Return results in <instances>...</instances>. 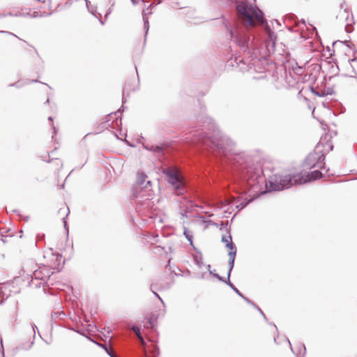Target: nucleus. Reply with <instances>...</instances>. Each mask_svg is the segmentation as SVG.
<instances>
[{
	"label": "nucleus",
	"mask_w": 357,
	"mask_h": 357,
	"mask_svg": "<svg viewBox=\"0 0 357 357\" xmlns=\"http://www.w3.org/2000/svg\"><path fill=\"white\" fill-rule=\"evenodd\" d=\"M351 77H354V81L357 83V77H355L354 75H351Z\"/></svg>",
	"instance_id": "58836bf2"
},
{
	"label": "nucleus",
	"mask_w": 357,
	"mask_h": 357,
	"mask_svg": "<svg viewBox=\"0 0 357 357\" xmlns=\"http://www.w3.org/2000/svg\"><path fill=\"white\" fill-rule=\"evenodd\" d=\"M337 17L344 19L345 22H347L345 24V30L347 33L352 31L353 27L351 24L352 19L349 18V13L346 9L341 11Z\"/></svg>",
	"instance_id": "9b49d317"
},
{
	"label": "nucleus",
	"mask_w": 357,
	"mask_h": 357,
	"mask_svg": "<svg viewBox=\"0 0 357 357\" xmlns=\"http://www.w3.org/2000/svg\"><path fill=\"white\" fill-rule=\"evenodd\" d=\"M183 234L185 235L188 241L190 243V244L192 245V235L190 234V232L186 229H185Z\"/></svg>",
	"instance_id": "bb28decb"
},
{
	"label": "nucleus",
	"mask_w": 357,
	"mask_h": 357,
	"mask_svg": "<svg viewBox=\"0 0 357 357\" xmlns=\"http://www.w3.org/2000/svg\"><path fill=\"white\" fill-rule=\"evenodd\" d=\"M193 258H194L195 264L196 265H197L199 268H201L202 266V264H203L202 257L201 254L199 255H195Z\"/></svg>",
	"instance_id": "b1692460"
},
{
	"label": "nucleus",
	"mask_w": 357,
	"mask_h": 357,
	"mask_svg": "<svg viewBox=\"0 0 357 357\" xmlns=\"http://www.w3.org/2000/svg\"><path fill=\"white\" fill-rule=\"evenodd\" d=\"M246 205H247V204H241V208H244Z\"/></svg>",
	"instance_id": "ea45409f"
},
{
	"label": "nucleus",
	"mask_w": 357,
	"mask_h": 357,
	"mask_svg": "<svg viewBox=\"0 0 357 357\" xmlns=\"http://www.w3.org/2000/svg\"><path fill=\"white\" fill-rule=\"evenodd\" d=\"M0 344H1V348H3L2 339L1 337H0Z\"/></svg>",
	"instance_id": "79ce46f5"
},
{
	"label": "nucleus",
	"mask_w": 357,
	"mask_h": 357,
	"mask_svg": "<svg viewBox=\"0 0 357 357\" xmlns=\"http://www.w3.org/2000/svg\"><path fill=\"white\" fill-rule=\"evenodd\" d=\"M131 328L134 331V333L136 334V335L137 336L139 340L141 341L142 344H144V341L142 335V334L140 333L139 328L138 326H132Z\"/></svg>",
	"instance_id": "5701e85b"
},
{
	"label": "nucleus",
	"mask_w": 357,
	"mask_h": 357,
	"mask_svg": "<svg viewBox=\"0 0 357 357\" xmlns=\"http://www.w3.org/2000/svg\"><path fill=\"white\" fill-rule=\"evenodd\" d=\"M210 268H211V265H209V264H208V265H207V269H208L209 271H211V270H210Z\"/></svg>",
	"instance_id": "49530a36"
},
{
	"label": "nucleus",
	"mask_w": 357,
	"mask_h": 357,
	"mask_svg": "<svg viewBox=\"0 0 357 357\" xmlns=\"http://www.w3.org/2000/svg\"><path fill=\"white\" fill-rule=\"evenodd\" d=\"M255 307L259 310V312L264 317V318L265 319H266V317L265 314H264L263 311L260 308H259L257 306H256Z\"/></svg>",
	"instance_id": "c9c22d12"
},
{
	"label": "nucleus",
	"mask_w": 357,
	"mask_h": 357,
	"mask_svg": "<svg viewBox=\"0 0 357 357\" xmlns=\"http://www.w3.org/2000/svg\"><path fill=\"white\" fill-rule=\"evenodd\" d=\"M0 33H6L8 35H10V36H13L15 37H17L18 38L15 34L11 33V32H9V31H1Z\"/></svg>",
	"instance_id": "2f4dec72"
},
{
	"label": "nucleus",
	"mask_w": 357,
	"mask_h": 357,
	"mask_svg": "<svg viewBox=\"0 0 357 357\" xmlns=\"http://www.w3.org/2000/svg\"><path fill=\"white\" fill-rule=\"evenodd\" d=\"M229 277V273H227V281H225V283L227 284L231 289L240 297H243V294L240 292V291L230 282Z\"/></svg>",
	"instance_id": "aec40b11"
},
{
	"label": "nucleus",
	"mask_w": 357,
	"mask_h": 357,
	"mask_svg": "<svg viewBox=\"0 0 357 357\" xmlns=\"http://www.w3.org/2000/svg\"><path fill=\"white\" fill-rule=\"evenodd\" d=\"M222 242L225 243V246L228 248L229 250H233L235 249V245L231 241V236H223L222 237Z\"/></svg>",
	"instance_id": "f3484780"
},
{
	"label": "nucleus",
	"mask_w": 357,
	"mask_h": 357,
	"mask_svg": "<svg viewBox=\"0 0 357 357\" xmlns=\"http://www.w3.org/2000/svg\"><path fill=\"white\" fill-rule=\"evenodd\" d=\"M10 17H21L25 16L24 12L21 10H12L11 13H10Z\"/></svg>",
	"instance_id": "393cba45"
},
{
	"label": "nucleus",
	"mask_w": 357,
	"mask_h": 357,
	"mask_svg": "<svg viewBox=\"0 0 357 357\" xmlns=\"http://www.w3.org/2000/svg\"><path fill=\"white\" fill-rule=\"evenodd\" d=\"M62 211L66 214L65 216L62 218L63 222V227H64L65 229L68 231V226H67V222H66V218L68 215L70 210H69V208L68 207L67 208H60L59 211V213H61Z\"/></svg>",
	"instance_id": "6ab92c4d"
},
{
	"label": "nucleus",
	"mask_w": 357,
	"mask_h": 357,
	"mask_svg": "<svg viewBox=\"0 0 357 357\" xmlns=\"http://www.w3.org/2000/svg\"><path fill=\"white\" fill-rule=\"evenodd\" d=\"M236 255V247H235V249H234L233 250H230V251L228 253V255L229 257V270H228L229 277H230L231 272L234 266Z\"/></svg>",
	"instance_id": "f8f14e48"
},
{
	"label": "nucleus",
	"mask_w": 357,
	"mask_h": 357,
	"mask_svg": "<svg viewBox=\"0 0 357 357\" xmlns=\"http://www.w3.org/2000/svg\"><path fill=\"white\" fill-rule=\"evenodd\" d=\"M163 173L166 176L168 183L173 187L175 194L183 195L185 192V183L178 172L176 169L169 167L165 169Z\"/></svg>",
	"instance_id": "20e7f679"
},
{
	"label": "nucleus",
	"mask_w": 357,
	"mask_h": 357,
	"mask_svg": "<svg viewBox=\"0 0 357 357\" xmlns=\"http://www.w3.org/2000/svg\"><path fill=\"white\" fill-rule=\"evenodd\" d=\"M351 67L353 68L354 71V74L356 75V72L355 71V68H357V57L349 60Z\"/></svg>",
	"instance_id": "a878e982"
},
{
	"label": "nucleus",
	"mask_w": 357,
	"mask_h": 357,
	"mask_svg": "<svg viewBox=\"0 0 357 357\" xmlns=\"http://www.w3.org/2000/svg\"><path fill=\"white\" fill-rule=\"evenodd\" d=\"M49 102H50V99H49V98H47V99L46 100V101H45V104L48 103Z\"/></svg>",
	"instance_id": "de8ad7c7"
},
{
	"label": "nucleus",
	"mask_w": 357,
	"mask_h": 357,
	"mask_svg": "<svg viewBox=\"0 0 357 357\" xmlns=\"http://www.w3.org/2000/svg\"><path fill=\"white\" fill-rule=\"evenodd\" d=\"M209 273H210V274H213V275H214V274H215V273H214V272H212L211 271H210V272H209Z\"/></svg>",
	"instance_id": "8fccbe9b"
},
{
	"label": "nucleus",
	"mask_w": 357,
	"mask_h": 357,
	"mask_svg": "<svg viewBox=\"0 0 357 357\" xmlns=\"http://www.w3.org/2000/svg\"><path fill=\"white\" fill-rule=\"evenodd\" d=\"M241 298H242L245 301H246L248 304H250V305H252V306L256 307L255 304L253 302H252V301H251L248 298H247V297L244 296L243 295V297H241Z\"/></svg>",
	"instance_id": "7c9ffc66"
},
{
	"label": "nucleus",
	"mask_w": 357,
	"mask_h": 357,
	"mask_svg": "<svg viewBox=\"0 0 357 357\" xmlns=\"http://www.w3.org/2000/svg\"><path fill=\"white\" fill-rule=\"evenodd\" d=\"M52 15L51 12H45V11H40V10H36L33 11L31 13V17L36 18V17H47Z\"/></svg>",
	"instance_id": "a211bd4d"
},
{
	"label": "nucleus",
	"mask_w": 357,
	"mask_h": 357,
	"mask_svg": "<svg viewBox=\"0 0 357 357\" xmlns=\"http://www.w3.org/2000/svg\"><path fill=\"white\" fill-rule=\"evenodd\" d=\"M151 290L153 291V293L154 294V295H155V296H156V297H157V298L160 301V302L162 303V304L163 305H165V303H164L163 300H162V299L161 298V297L158 295V293H156V292L155 291V290H156V289H151Z\"/></svg>",
	"instance_id": "c756f323"
},
{
	"label": "nucleus",
	"mask_w": 357,
	"mask_h": 357,
	"mask_svg": "<svg viewBox=\"0 0 357 357\" xmlns=\"http://www.w3.org/2000/svg\"><path fill=\"white\" fill-rule=\"evenodd\" d=\"M294 175H280L275 174L271 177L269 180L270 188L271 190H282L285 188H289L296 184L294 182Z\"/></svg>",
	"instance_id": "39448f33"
},
{
	"label": "nucleus",
	"mask_w": 357,
	"mask_h": 357,
	"mask_svg": "<svg viewBox=\"0 0 357 357\" xmlns=\"http://www.w3.org/2000/svg\"><path fill=\"white\" fill-rule=\"evenodd\" d=\"M287 341H288V343H289V346L291 347V349L293 351V353H294L296 355H302V356L305 355V345L303 344L298 343L296 345V347H295L296 351H294V349L291 347L290 341L289 340H287Z\"/></svg>",
	"instance_id": "2eb2a0df"
},
{
	"label": "nucleus",
	"mask_w": 357,
	"mask_h": 357,
	"mask_svg": "<svg viewBox=\"0 0 357 357\" xmlns=\"http://www.w3.org/2000/svg\"><path fill=\"white\" fill-rule=\"evenodd\" d=\"M195 10L191 8H185L183 11H179L177 13V15L179 17L187 18L188 20L192 19V16L194 15Z\"/></svg>",
	"instance_id": "ddd939ff"
},
{
	"label": "nucleus",
	"mask_w": 357,
	"mask_h": 357,
	"mask_svg": "<svg viewBox=\"0 0 357 357\" xmlns=\"http://www.w3.org/2000/svg\"><path fill=\"white\" fill-rule=\"evenodd\" d=\"M0 344H1V348H3L2 339L1 337H0Z\"/></svg>",
	"instance_id": "a19ab883"
},
{
	"label": "nucleus",
	"mask_w": 357,
	"mask_h": 357,
	"mask_svg": "<svg viewBox=\"0 0 357 357\" xmlns=\"http://www.w3.org/2000/svg\"><path fill=\"white\" fill-rule=\"evenodd\" d=\"M312 91L313 93H314L315 95H317V96H319V97H323L325 96V93L321 91V92H319V91H316L315 89L314 88H312Z\"/></svg>",
	"instance_id": "c85d7f7f"
},
{
	"label": "nucleus",
	"mask_w": 357,
	"mask_h": 357,
	"mask_svg": "<svg viewBox=\"0 0 357 357\" xmlns=\"http://www.w3.org/2000/svg\"><path fill=\"white\" fill-rule=\"evenodd\" d=\"M54 131L56 132V128L54 126H53Z\"/></svg>",
	"instance_id": "3c124183"
},
{
	"label": "nucleus",
	"mask_w": 357,
	"mask_h": 357,
	"mask_svg": "<svg viewBox=\"0 0 357 357\" xmlns=\"http://www.w3.org/2000/svg\"><path fill=\"white\" fill-rule=\"evenodd\" d=\"M174 283L173 275L165 280H158L151 283V289H155L158 291L169 289Z\"/></svg>",
	"instance_id": "9d476101"
},
{
	"label": "nucleus",
	"mask_w": 357,
	"mask_h": 357,
	"mask_svg": "<svg viewBox=\"0 0 357 357\" xmlns=\"http://www.w3.org/2000/svg\"><path fill=\"white\" fill-rule=\"evenodd\" d=\"M54 161L56 163L57 165L61 167L62 166L61 162L58 158L54 159Z\"/></svg>",
	"instance_id": "f704fd0d"
},
{
	"label": "nucleus",
	"mask_w": 357,
	"mask_h": 357,
	"mask_svg": "<svg viewBox=\"0 0 357 357\" xmlns=\"http://www.w3.org/2000/svg\"><path fill=\"white\" fill-rule=\"evenodd\" d=\"M333 148V146L331 145V147H330L331 150H332Z\"/></svg>",
	"instance_id": "603ef678"
},
{
	"label": "nucleus",
	"mask_w": 357,
	"mask_h": 357,
	"mask_svg": "<svg viewBox=\"0 0 357 357\" xmlns=\"http://www.w3.org/2000/svg\"><path fill=\"white\" fill-rule=\"evenodd\" d=\"M124 93H125V90L123 91V98H122L123 102H124Z\"/></svg>",
	"instance_id": "37998d69"
},
{
	"label": "nucleus",
	"mask_w": 357,
	"mask_h": 357,
	"mask_svg": "<svg viewBox=\"0 0 357 357\" xmlns=\"http://www.w3.org/2000/svg\"><path fill=\"white\" fill-rule=\"evenodd\" d=\"M236 9L238 22L233 27L228 20L224 21L225 26L229 33L231 40L243 52L253 48V40L248 33V26H253L256 22L264 23L263 13L258 8L252 6L248 2L239 1L236 3Z\"/></svg>",
	"instance_id": "f03ea898"
},
{
	"label": "nucleus",
	"mask_w": 357,
	"mask_h": 357,
	"mask_svg": "<svg viewBox=\"0 0 357 357\" xmlns=\"http://www.w3.org/2000/svg\"><path fill=\"white\" fill-rule=\"evenodd\" d=\"M99 21H100L101 24H104V22L101 19H99Z\"/></svg>",
	"instance_id": "a18cd8bd"
},
{
	"label": "nucleus",
	"mask_w": 357,
	"mask_h": 357,
	"mask_svg": "<svg viewBox=\"0 0 357 357\" xmlns=\"http://www.w3.org/2000/svg\"><path fill=\"white\" fill-rule=\"evenodd\" d=\"M89 340L96 343L97 345H98L99 347L103 348L105 349V351H106V353L110 356V357H116L114 354L113 352L108 349V347L105 345V344H101V343H98L96 342V341L93 340L92 339L89 338Z\"/></svg>",
	"instance_id": "412c9836"
},
{
	"label": "nucleus",
	"mask_w": 357,
	"mask_h": 357,
	"mask_svg": "<svg viewBox=\"0 0 357 357\" xmlns=\"http://www.w3.org/2000/svg\"><path fill=\"white\" fill-rule=\"evenodd\" d=\"M322 173L319 170H314L307 174H294V182L298 184H303L312 181L317 180L321 178Z\"/></svg>",
	"instance_id": "6e6552de"
},
{
	"label": "nucleus",
	"mask_w": 357,
	"mask_h": 357,
	"mask_svg": "<svg viewBox=\"0 0 357 357\" xmlns=\"http://www.w3.org/2000/svg\"><path fill=\"white\" fill-rule=\"evenodd\" d=\"M144 149L148 151H153L158 154L159 156L163 155V149L162 146L158 145H149V144H144Z\"/></svg>",
	"instance_id": "4468645a"
},
{
	"label": "nucleus",
	"mask_w": 357,
	"mask_h": 357,
	"mask_svg": "<svg viewBox=\"0 0 357 357\" xmlns=\"http://www.w3.org/2000/svg\"><path fill=\"white\" fill-rule=\"evenodd\" d=\"M143 20H144V28L146 29V35L148 33V31L149 29V22L148 18L146 17L145 16H143Z\"/></svg>",
	"instance_id": "cd10ccee"
},
{
	"label": "nucleus",
	"mask_w": 357,
	"mask_h": 357,
	"mask_svg": "<svg viewBox=\"0 0 357 357\" xmlns=\"http://www.w3.org/2000/svg\"><path fill=\"white\" fill-rule=\"evenodd\" d=\"M32 82H39L38 80H36V79L27 80L25 82H22L20 81H18V82H17L15 83L11 84L10 86H15L17 88H20V87L23 86L24 85H25V84H29V83H32Z\"/></svg>",
	"instance_id": "4be33fe9"
},
{
	"label": "nucleus",
	"mask_w": 357,
	"mask_h": 357,
	"mask_svg": "<svg viewBox=\"0 0 357 357\" xmlns=\"http://www.w3.org/2000/svg\"><path fill=\"white\" fill-rule=\"evenodd\" d=\"M144 357H147V356H146V354H144Z\"/></svg>",
	"instance_id": "5fc2aeb1"
},
{
	"label": "nucleus",
	"mask_w": 357,
	"mask_h": 357,
	"mask_svg": "<svg viewBox=\"0 0 357 357\" xmlns=\"http://www.w3.org/2000/svg\"><path fill=\"white\" fill-rule=\"evenodd\" d=\"M202 131L193 135V142L200 143L210 147L218 154L229 155V159L236 171L244 179L249 180L253 176L254 165L250 156L244 153H236V145L229 137L224 135L217 128L213 120L208 116H199Z\"/></svg>",
	"instance_id": "f257e3e1"
},
{
	"label": "nucleus",
	"mask_w": 357,
	"mask_h": 357,
	"mask_svg": "<svg viewBox=\"0 0 357 357\" xmlns=\"http://www.w3.org/2000/svg\"><path fill=\"white\" fill-rule=\"evenodd\" d=\"M48 120H49V121H53V119H52V116H49V117H48Z\"/></svg>",
	"instance_id": "c03bdc74"
},
{
	"label": "nucleus",
	"mask_w": 357,
	"mask_h": 357,
	"mask_svg": "<svg viewBox=\"0 0 357 357\" xmlns=\"http://www.w3.org/2000/svg\"><path fill=\"white\" fill-rule=\"evenodd\" d=\"M4 356V354H3V350L2 351V357H3Z\"/></svg>",
	"instance_id": "864d4df0"
},
{
	"label": "nucleus",
	"mask_w": 357,
	"mask_h": 357,
	"mask_svg": "<svg viewBox=\"0 0 357 357\" xmlns=\"http://www.w3.org/2000/svg\"><path fill=\"white\" fill-rule=\"evenodd\" d=\"M24 15H25V16H24V17H31V13H30V12H26V13H24Z\"/></svg>",
	"instance_id": "e433bc0d"
},
{
	"label": "nucleus",
	"mask_w": 357,
	"mask_h": 357,
	"mask_svg": "<svg viewBox=\"0 0 357 357\" xmlns=\"http://www.w3.org/2000/svg\"><path fill=\"white\" fill-rule=\"evenodd\" d=\"M172 7L174 8H179V3L178 2L172 3Z\"/></svg>",
	"instance_id": "72a5a7b5"
},
{
	"label": "nucleus",
	"mask_w": 357,
	"mask_h": 357,
	"mask_svg": "<svg viewBox=\"0 0 357 357\" xmlns=\"http://www.w3.org/2000/svg\"><path fill=\"white\" fill-rule=\"evenodd\" d=\"M266 33L268 37V46L270 45L271 43L272 46L274 47L275 42L276 40V36H275V33L268 26L266 27Z\"/></svg>",
	"instance_id": "dca6fc26"
},
{
	"label": "nucleus",
	"mask_w": 357,
	"mask_h": 357,
	"mask_svg": "<svg viewBox=\"0 0 357 357\" xmlns=\"http://www.w3.org/2000/svg\"><path fill=\"white\" fill-rule=\"evenodd\" d=\"M2 17H3V13H0V18H2Z\"/></svg>",
	"instance_id": "09e8293b"
},
{
	"label": "nucleus",
	"mask_w": 357,
	"mask_h": 357,
	"mask_svg": "<svg viewBox=\"0 0 357 357\" xmlns=\"http://www.w3.org/2000/svg\"><path fill=\"white\" fill-rule=\"evenodd\" d=\"M325 160V155L324 153L323 145L319 143L314 151L310 153L306 157L303 167L305 169H312L315 167L321 168Z\"/></svg>",
	"instance_id": "7ed1b4c3"
},
{
	"label": "nucleus",
	"mask_w": 357,
	"mask_h": 357,
	"mask_svg": "<svg viewBox=\"0 0 357 357\" xmlns=\"http://www.w3.org/2000/svg\"><path fill=\"white\" fill-rule=\"evenodd\" d=\"M214 276H215V278H217L220 281H222V282H225V281H226V280H223V278H222L220 275H219L218 274H217V273H215V274H214Z\"/></svg>",
	"instance_id": "473e14b6"
},
{
	"label": "nucleus",
	"mask_w": 357,
	"mask_h": 357,
	"mask_svg": "<svg viewBox=\"0 0 357 357\" xmlns=\"http://www.w3.org/2000/svg\"><path fill=\"white\" fill-rule=\"evenodd\" d=\"M147 176L142 172L137 174V192H144L149 191V188L151 189V181H146Z\"/></svg>",
	"instance_id": "1a4fd4ad"
},
{
	"label": "nucleus",
	"mask_w": 357,
	"mask_h": 357,
	"mask_svg": "<svg viewBox=\"0 0 357 357\" xmlns=\"http://www.w3.org/2000/svg\"><path fill=\"white\" fill-rule=\"evenodd\" d=\"M10 13H11V11L7 12V13H3V17H6L10 16Z\"/></svg>",
	"instance_id": "4c0bfd02"
},
{
	"label": "nucleus",
	"mask_w": 357,
	"mask_h": 357,
	"mask_svg": "<svg viewBox=\"0 0 357 357\" xmlns=\"http://www.w3.org/2000/svg\"><path fill=\"white\" fill-rule=\"evenodd\" d=\"M137 209L142 212H146L152 209L154 206L153 197L154 194L151 188L149 191L144 192H137L134 195Z\"/></svg>",
	"instance_id": "423d86ee"
},
{
	"label": "nucleus",
	"mask_w": 357,
	"mask_h": 357,
	"mask_svg": "<svg viewBox=\"0 0 357 357\" xmlns=\"http://www.w3.org/2000/svg\"><path fill=\"white\" fill-rule=\"evenodd\" d=\"M52 274L51 269L47 266H42L33 272L31 275V280L29 283V286L39 288L49 279Z\"/></svg>",
	"instance_id": "0eeeda50"
}]
</instances>
